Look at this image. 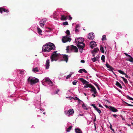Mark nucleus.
<instances>
[{"label": "nucleus", "instance_id": "a19ab883", "mask_svg": "<svg viewBox=\"0 0 133 133\" xmlns=\"http://www.w3.org/2000/svg\"><path fill=\"white\" fill-rule=\"evenodd\" d=\"M66 34H67L68 35H70V32L69 30H67L66 31Z\"/></svg>", "mask_w": 133, "mask_h": 133}, {"label": "nucleus", "instance_id": "f704fd0d", "mask_svg": "<svg viewBox=\"0 0 133 133\" xmlns=\"http://www.w3.org/2000/svg\"><path fill=\"white\" fill-rule=\"evenodd\" d=\"M95 110L97 111L100 114L101 112V110L98 109L97 108Z\"/></svg>", "mask_w": 133, "mask_h": 133}, {"label": "nucleus", "instance_id": "37998d69", "mask_svg": "<svg viewBox=\"0 0 133 133\" xmlns=\"http://www.w3.org/2000/svg\"><path fill=\"white\" fill-rule=\"evenodd\" d=\"M63 24L64 25H67L68 24V22H64L63 23Z\"/></svg>", "mask_w": 133, "mask_h": 133}, {"label": "nucleus", "instance_id": "bf43d9fd", "mask_svg": "<svg viewBox=\"0 0 133 133\" xmlns=\"http://www.w3.org/2000/svg\"><path fill=\"white\" fill-rule=\"evenodd\" d=\"M81 62L82 63H84L85 62V61L84 60H81Z\"/></svg>", "mask_w": 133, "mask_h": 133}, {"label": "nucleus", "instance_id": "9d476101", "mask_svg": "<svg viewBox=\"0 0 133 133\" xmlns=\"http://www.w3.org/2000/svg\"><path fill=\"white\" fill-rule=\"evenodd\" d=\"M3 11L4 12H6L7 13L9 12V11L7 9H5L4 8L2 7L0 8V12L1 14H2Z\"/></svg>", "mask_w": 133, "mask_h": 133}, {"label": "nucleus", "instance_id": "774afa93", "mask_svg": "<svg viewBox=\"0 0 133 133\" xmlns=\"http://www.w3.org/2000/svg\"><path fill=\"white\" fill-rule=\"evenodd\" d=\"M59 90H57V91H56V94H58V92H59Z\"/></svg>", "mask_w": 133, "mask_h": 133}, {"label": "nucleus", "instance_id": "9b49d317", "mask_svg": "<svg viewBox=\"0 0 133 133\" xmlns=\"http://www.w3.org/2000/svg\"><path fill=\"white\" fill-rule=\"evenodd\" d=\"M50 60L49 59H48L47 60L46 62V69H49V68L50 66Z\"/></svg>", "mask_w": 133, "mask_h": 133}, {"label": "nucleus", "instance_id": "8fccbe9b", "mask_svg": "<svg viewBox=\"0 0 133 133\" xmlns=\"http://www.w3.org/2000/svg\"><path fill=\"white\" fill-rule=\"evenodd\" d=\"M125 103L127 104H128V106H131V107H132V106H133V105H131V104H129L127 103H126L125 102Z\"/></svg>", "mask_w": 133, "mask_h": 133}, {"label": "nucleus", "instance_id": "473e14b6", "mask_svg": "<svg viewBox=\"0 0 133 133\" xmlns=\"http://www.w3.org/2000/svg\"><path fill=\"white\" fill-rule=\"evenodd\" d=\"M118 71L120 74H123L124 75L125 74L122 71L120 70H118Z\"/></svg>", "mask_w": 133, "mask_h": 133}, {"label": "nucleus", "instance_id": "6e6552de", "mask_svg": "<svg viewBox=\"0 0 133 133\" xmlns=\"http://www.w3.org/2000/svg\"><path fill=\"white\" fill-rule=\"evenodd\" d=\"M91 86V87H90V88H91V91L93 92L94 94H96L97 92L96 91V88H95L92 85Z\"/></svg>", "mask_w": 133, "mask_h": 133}, {"label": "nucleus", "instance_id": "bb28decb", "mask_svg": "<svg viewBox=\"0 0 133 133\" xmlns=\"http://www.w3.org/2000/svg\"><path fill=\"white\" fill-rule=\"evenodd\" d=\"M72 128V126H70L68 128H67L66 131L67 132H69L70 130Z\"/></svg>", "mask_w": 133, "mask_h": 133}, {"label": "nucleus", "instance_id": "c9c22d12", "mask_svg": "<svg viewBox=\"0 0 133 133\" xmlns=\"http://www.w3.org/2000/svg\"><path fill=\"white\" fill-rule=\"evenodd\" d=\"M92 61L93 62H95L96 61V58L95 57H94L93 58H91Z\"/></svg>", "mask_w": 133, "mask_h": 133}, {"label": "nucleus", "instance_id": "ddd939ff", "mask_svg": "<svg viewBox=\"0 0 133 133\" xmlns=\"http://www.w3.org/2000/svg\"><path fill=\"white\" fill-rule=\"evenodd\" d=\"M61 20H66L68 19V16L65 15H61Z\"/></svg>", "mask_w": 133, "mask_h": 133}, {"label": "nucleus", "instance_id": "c03bdc74", "mask_svg": "<svg viewBox=\"0 0 133 133\" xmlns=\"http://www.w3.org/2000/svg\"><path fill=\"white\" fill-rule=\"evenodd\" d=\"M91 105L93 106L94 108L95 109L97 107L95 106V105L94 104H92Z\"/></svg>", "mask_w": 133, "mask_h": 133}, {"label": "nucleus", "instance_id": "0eeeda50", "mask_svg": "<svg viewBox=\"0 0 133 133\" xmlns=\"http://www.w3.org/2000/svg\"><path fill=\"white\" fill-rule=\"evenodd\" d=\"M74 112L73 109H71L68 111H65V112L66 114H69V116L73 114Z\"/></svg>", "mask_w": 133, "mask_h": 133}, {"label": "nucleus", "instance_id": "f03ea898", "mask_svg": "<svg viewBox=\"0 0 133 133\" xmlns=\"http://www.w3.org/2000/svg\"><path fill=\"white\" fill-rule=\"evenodd\" d=\"M27 81L28 82H29L31 85H32L38 82L39 80L35 77H30L27 79Z\"/></svg>", "mask_w": 133, "mask_h": 133}, {"label": "nucleus", "instance_id": "7c9ffc66", "mask_svg": "<svg viewBox=\"0 0 133 133\" xmlns=\"http://www.w3.org/2000/svg\"><path fill=\"white\" fill-rule=\"evenodd\" d=\"M121 77L123 79V81L125 83H127L128 82L127 80L126 79H125L123 77Z\"/></svg>", "mask_w": 133, "mask_h": 133}, {"label": "nucleus", "instance_id": "393cba45", "mask_svg": "<svg viewBox=\"0 0 133 133\" xmlns=\"http://www.w3.org/2000/svg\"><path fill=\"white\" fill-rule=\"evenodd\" d=\"M92 85L91 84H88V83L87 84H86L84 87V88H87L88 87H89L90 88V87H91V86Z\"/></svg>", "mask_w": 133, "mask_h": 133}, {"label": "nucleus", "instance_id": "4c0bfd02", "mask_svg": "<svg viewBox=\"0 0 133 133\" xmlns=\"http://www.w3.org/2000/svg\"><path fill=\"white\" fill-rule=\"evenodd\" d=\"M69 49H70V46H68L66 48V50H67V52H69Z\"/></svg>", "mask_w": 133, "mask_h": 133}, {"label": "nucleus", "instance_id": "864d4df0", "mask_svg": "<svg viewBox=\"0 0 133 133\" xmlns=\"http://www.w3.org/2000/svg\"><path fill=\"white\" fill-rule=\"evenodd\" d=\"M94 84L97 87H98V84L96 83H94Z\"/></svg>", "mask_w": 133, "mask_h": 133}, {"label": "nucleus", "instance_id": "a211bd4d", "mask_svg": "<svg viewBox=\"0 0 133 133\" xmlns=\"http://www.w3.org/2000/svg\"><path fill=\"white\" fill-rule=\"evenodd\" d=\"M106 66L108 68L110 69V70L112 71L113 70H114V69L110 66L108 63H107L106 64Z\"/></svg>", "mask_w": 133, "mask_h": 133}, {"label": "nucleus", "instance_id": "680f3d73", "mask_svg": "<svg viewBox=\"0 0 133 133\" xmlns=\"http://www.w3.org/2000/svg\"><path fill=\"white\" fill-rule=\"evenodd\" d=\"M99 107H101L102 108H103V107L102 106L101 104H99Z\"/></svg>", "mask_w": 133, "mask_h": 133}, {"label": "nucleus", "instance_id": "4be33fe9", "mask_svg": "<svg viewBox=\"0 0 133 133\" xmlns=\"http://www.w3.org/2000/svg\"><path fill=\"white\" fill-rule=\"evenodd\" d=\"M99 50V49L97 48H95L92 51V53L94 52L96 53Z\"/></svg>", "mask_w": 133, "mask_h": 133}, {"label": "nucleus", "instance_id": "09e8293b", "mask_svg": "<svg viewBox=\"0 0 133 133\" xmlns=\"http://www.w3.org/2000/svg\"><path fill=\"white\" fill-rule=\"evenodd\" d=\"M124 53L125 55H126V56H127V57H130V55L128 54L127 53Z\"/></svg>", "mask_w": 133, "mask_h": 133}, {"label": "nucleus", "instance_id": "72a5a7b5", "mask_svg": "<svg viewBox=\"0 0 133 133\" xmlns=\"http://www.w3.org/2000/svg\"><path fill=\"white\" fill-rule=\"evenodd\" d=\"M127 98V99L130 100H132L133 101V98H132L131 97H130L128 95H127L126 96Z\"/></svg>", "mask_w": 133, "mask_h": 133}, {"label": "nucleus", "instance_id": "cd10ccee", "mask_svg": "<svg viewBox=\"0 0 133 133\" xmlns=\"http://www.w3.org/2000/svg\"><path fill=\"white\" fill-rule=\"evenodd\" d=\"M100 50L102 53H104V48L101 45V46H100Z\"/></svg>", "mask_w": 133, "mask_h": 133}, {"label": "nucleus", "instance_id": "13d9d810", "mask_svg": "<svg viewBox=\"0 0 133 133\" xmlns=\"http://www.w3.org/2000/svg\"><path fill=\"white\" fill-rule=\"evenodd\" d=\"M69 20H71V19H72V18L70 16H69Z\"/></svg>", "mask_w": 133, "mask_h": 133}, {"label": "nucleus", "instance_id": "052dcab7", "mask_svg": "<svg viewBox=\"0 0 133 133\" xmlns=\"http://www.w3.org/2000/svg\"><path fill=\"white\" fill-rule=\"evenodd\" d=\"M92 53L93 54L92 56H94V57L95 56V54L96 53H94V52H93V53Z\"/></svg>", "mask_w": 133, "mask_h": 133}, {"label": "nucleus", "instance_id": "5701e85b", "mask_svg": "<svg viewBox=\"0 0 133 133\" xmlns=\"http://www.w3.org/2000/svg\"><path fill=\"white\" fill-rule=\"evenodd\" d=\"M46 20H47L46 18L43 19L40 21L39 23L41 24V23H43L44 24L46 22Z\"/></svg>", "mask_w": 133, "mask_h": 133}, {"label": "nucleus", "instance_id": "c756f323", "mask_svg": "<svg viewBox=\"0 0 133 133\" xmlns=\"http://www.w3.org/2000/svg\"><path fill=\"white\" fill-rule=\"evenodd\" d=\"M83 104L82 105V107L83 109L85 110H87L88 109L87 108V107L84 104V103H83Z\"/></svg>", "mask_w": 133, "mask_h": 133}, {"label": "nucleus", "instance_id": "49530a36", "mask_svg": "<svg viewBox=\"0 0 133 133\" xmlns=\"http://www.w3.org/2000/svg\"><path fill=\"white\" fill-rule=\"evenodd\" d=\"M40 26L42 27H43V26L44 25V23H41V24L40 23Z\"/></svg>", "mask_w": 133, "mask_h": 133}, {"label": "nucleus", "instance_id": "dca6fc26", "mask_svg": "<svg viewBox=\"0 0 133 133\" xmlns=\"http://www.w3.org/2000/svg\"><path fill=\"white\" fill-rule=\"evenodd\" d=\"M63 57L64 61L67 63L68 59V55H63Z\"/></svg>", "mask_w": 133, "mask_h": 133}, {"label": "nucleus", "instance_id": "f8f14e48", "mask_svg": "<svg viewBox=\"0 0 133 133\" xmlns=\"http://www.w3.org/2000/svg\"><path fill=\"white\" fill-rule=\"evenodd\" d=\"M109 107L110 110L113 112H116L118 111V110L114 107L110 106Z\"/></svg>", "mask_w": 133, "mask_h": 133}, {"label": "nucleus", "instance_id": "423d86ee", "mask_svg": "<svg viewBox=\"0 0 133 133\" xmlns=\"http://www.w3.org/2000/svg\"><path fill=\"white\" fill-rule=\"evenodd\" d=\"M70 49L71 50H74V52H77L78 51V49L77 47L74 45H71L70 46Z\"/></svg>", "mask_w": 133, "mask_h": 133}, {"label": "nucleus", "instance_id": "7ed1b4c3", "mask_svg": "<svg viewBox=\"0 0 133 133\" xmlns=\"http://www.w3.org/2000/svg\"><path fill=\"white\" fill-rule=\"evenodd\" d=\"M57 51H54L51 55V61H57V60L58 57V54L56 53Z\"/></svg>", "mask_w": 133, "mask_h": 133}, {"label": "nucleus", "instance_id": "412c9836", "mask_svg": "<svg viewBox=\"0 0 133 133\" xmlns=\"http://www.w3.org/2000/svg\"><path fill=\"white\" fill-rule=\"evenodd\" d=\"M129 57H130L129 58H127L126 59V60L128 61L131 62L133 63V58L131 56Z\"/></svg>", "mask_w": 133, "mask_h": 133}, {"label": "nucleus", "instance_id": "de8ad7c7", "mask_svg": "<svg viewBox=\"0 0 133 133\" xmlns=\"http://www.w3.org/2000/svg\"><path fill=\"white\" fill-rule=\"evenodd\" d=\"M83 70L82 69H80L78 71V72L79 73H82Z\"/></svg>", "mask_w": 133, "mask_h": 133}, {"label": "nucleus", "instance_id": "3c124183", "mask_svg": "<svg viewBox=\"0 0 133 133\" xmlns=\"http://www.w3.org/2000/svg\"><path fill=\"white\" fill-rule=\"evenodd\" d=\"M94 126H95V130L97 132V131L96 130V124L94 122Z\"/></svg>", "mask_w": 133, "mask_h": 133}, {"label": "nucleus", "instance_id": "f3484780", "mask_svg": "<svg viewBox=\"0 0 133 133\" xmlns=\"http://www.w3.org/2000/svg\"><path fill=\"white\" fill-rule=\"evenodd\" d=\"M90 44L91 45L90 46V47L92 48V49L96 45V44L95 42L94 41H92L91 42Z\"/></svg>", "mask_w": 133, "mask_h": 133}, {"label": "nucleus", "instance_id": "2f4dec72", "mask_svg": "<svg viewBox=\"0 0 133 133\" xmlns=\"http://www.w3.org/2000/svg\"><path fill=\"white\" fill-rule=\"evenodd\" d=\"M106 39V36L105 35H103L102 36V40L103 41Z\"/></svg>", "mask_w": 133, "mask_h": 133}, {"label": "nucleus", "instance_id": "a878e982", "mask_svg": "<svg viewBox=\"0 0 133 133\" xmlns=\"http://www.w3.org/2000/svg\"><path fill=\"white\" fill-rule=\"evenodd\" d=\"M37 29L38 33L42 35V34H41V33L42 32V31L41 29L39 28L38 27L37 28Z\"/></svg>", "mask_w": 133, "mask_h": 133}, {"label": "nucleus", "instance_id": "2eb2a0df", "mask_svg": "<svg viewBox=\"0 0 133 133\" xmlns=\"http://www.w3.org/2000/svg\"><path fill=\"white\" fill-rule=\"evenodd\" d=\"M45 81L46 82L48 83L49 84H50L51 85L53 84V83L49 78H46L45 79Z\"/></svg>", "mask_w": 133, "mask_h": 133}, {"label": "nucleus", "instance_id": "a18cd8bd", "mask_svg": "<svg viewBox=\"0 0 133 133\" xmlns=\"http://www.w3.org/2000/svg\"><path fill=\"white\" fill-rule=\"evenodd\" d=\"M124 75H125V76L127 78H130V77L129 76H128L126 74H125Z\"/></svg>", "mask_w": 133, "mask_h": 133}, {"label": "nucleus", "instance_id": "39448f33", "mask_svg": "<svg viewBox=\"0 0 133 133\" xmlns=\"http://www.w3.org/2000/svg\"><path fill=\"white\" fill-rule=\"evenodd\" d=\"M71 39L70 38L68 37L67 36H66L63 37L62 41L63 43H65L68 41L69 42L71 40Z\"/></svg>", "mask_w": 133, "mask_h": 133}, {"label": "nucleus", "instance_id": "338daca9", "mask_svg": "<svg viewBox=\"0 0 133 133\" xmlns=\"http://www.w3.org/2000/svg\"><path fill=\"white\" fill-rule=\"evenodd\" d=\"M92 96H93L94 97H95V96L94 94H92Z\"/></svg>", "mask_w": 133, "mask_h": 133}, {"label": "nucleus", "instance_id": "1a4fd4ad", "mask_svg": "<svg viewBox=\"0 0 133 133\" xmlns=\"http://www.w3.org/2000/svg\"><path fill=\"white\" fill-rule=\"evenodd\" d=\"M94 34L92 33H91L88 35V38L89 39H93L94 38Z\"/></svg>", "mask_w": 133, "mask_h": 133}, {"label": "nucleus", "instance_id": "79ce46f5", "mask_svg": "<svg viewBox=\"0 0 133 133\" xmlns=\"http://www.w3.org/2000/svg\"><path fill=\"white\" fill-rule=\"evenodd\" d=\"M19 71H20V74H24V71H22L19 70Z\"/></svg>", "mask_w": 133, "mask_h": 133}, {"label": "nucleus", "instance_id": "ea45409f", "mask_svg": "<svg viewBox=\"0 0 133 133\" xmlns=\"http://www.w3.org/2000/svg\"><path fill=\"white\" fill-rule=\"evenodd\" d=\"M77 81L76 80H75L72 82V84L74 85H76L77 83Z\"/></svg>", "mask_w": 133, "mask_h": 133}, {"label": "nucleus", "instance_id": "0e129e2a", "mask_svg": "<svg viewBox=\"0 0 133 133\" xmlns=\"http://www.w3.org/2000/svg\"><path fill=\"white\" fill-rule=\"evenodd\" d=\"M105 101L107 102L108 103H110V102L108 100H106Z\"/></svg>", "mask_w": 133, "mask_h": 133}, {"label": "nucleus", "instance_id": "6ab92c4d", "mask_svg": "<svg viewBox=\"0 0 133 133\" xmlns=\"http://www.w3.org/2000/svg\"><path fill=\"white\" fill-rule=\"evenodd\" d=\"M75 131L76 133H82V130L79 128H76L75 129Z\"/></svg>", "mask_w": 133, "mask_h": 133}, {"label": "nucleus", "instance_id": "603ef678", "mask_svg": "<svg viewBox=\"0 0 133 133\" xmlns=\"http://www.w3.org/2000/svg\"><path fill=\"white\" fill-rule=\"evenodd\" d=\"M82 70H83V71L85 73H86L87 72V71L85 70V69H82Z\"/></svg>", "mask_w": 133, "mask_h": 133}, {"label": "nucleus", "instance_id": "58836bf2", "mask_svg": "<svg viewBox=\"0 0 133 133\" xmlns=\"http://www.w3.org/2000/svg\"><path fill=\"white\" fill-rule=\"evenodd\" d=\"M71 75H72L71 74H70L69 75H68L66 77V79H68V78L71 77Z\"/></svg>", "mask_w": 133, "mask_h": 133}, {"label": "nucleus", "instance_id": "5fc2aeb1", "mask_svg": "<svg viewBox=\"0 0 133 133\" xmlns=\"http://www.w3.org/2000/svg\"><path fill=\"white\" fill-rule=\"evenodd\" d=\"M77 100L78 101V102L80 103L81 102H82L83 103V102H82V101L80 100L79 99Z\"/></svg>", "mask_w": 133, "mask_h": 133}, {"label": "nucleus", "instance_id": "c85d7f7f", "mask_svg": "<svg viewBox=\"0 0 133 133\" xmlns=\"http://www.w3.org/2000/svg\"><path fill=\"white\" fill-rule=\"evenodd\" d=\"M105 56L104 55H102L101 58V59L102 61L103 62H105Z\"/></svg>", "mask_w": 133, "mask_h": 133}, {"label": "nucleus", "instance_id": "4468645a", "mask_svg": "<svg viewBox=\"0 0 133 133\" xmlns=\"http://www.w3.org/2000/svg\"><path fill=\"white\" fill-rule=\"evenodd\" d=\"M78 80L81 81L83 83V84H87L89 83V82L86 81L85 79H84L83 78H79Z\"/></svg>", "mask_w": 133, "mask_h": 133}, {"label": "nucleus", "instance_id": "e2e57ef3", "mask_svg": "<svg viewBox=\"0 0 133 133\" xmlns=\"http://www.w3.org/2000/svg\"><path fill=\"white\" fill-rule=\"evenodd\" d=\"M120 116L122 118V119L123 120H124V118H123V117H122V116L121 115H120Z\"/></svg>", "mask_w": 133, "mask_h": 133}, {"label": "nucleus", "instance_id": "6e6d98bb", "mask_svg": "<svg viewBox=\"0 0 133 133\" xmlns=\"http://www.w3.org/2000/svg\"><path fill=\"white\" fill-rule=\"evenodd\" d=\"M117 115L116 114H114L113 115V116L115 118H116V117L117 116Z\"/></svg>", "mask_w": 133, "mask_h": 133}, {"label": "nucleus", "instance_id": "aec40b11", "mask_svg": "<svg viewBox=\"0 0 133 133\" xmlns=\"http://www.w3.org/2000/svg\"><path fill=\"white\" fill-rule=\"evenodd\" d=\"M115 85L121 89H122V86L121 84L118 81H116Z\"/></svg>", "mask_w": 133, "mask_h": 133}, {"label": "nucleus", "instance_id": "e433bc0d", "mask_svg": "<svg viewBox=\"0 0 133 133\" xmlns=\"http://www.w3.org/2000/svg\"><path fill=\"white\" fill-rule=\"evenodd\" d=\"M110 129L113 132H112V133H114L115 131L114 130L112 129V125H110Z\"/></svg>", "mask_w": 133, "mask_h": 133}, {"label": "nucleus", "instance_id": "f257e3e1", "mask_svg": "<svg viewBox=\"0 0 133 133\" xmlns=\"http://www.w3.org/2000/svg\"><path fill=\"white\" fill-rule=\"evenodd\" d=\"M55 47L54 44L51 43H47L43 46L42 50L44 52H49L51 50H54Z\"/></svg>", "mask_w": 133, "mask_h": 133}, {"label": "nucleus", "instance_id": "b1692460", "mask_svg": "<svg viewBox=\"0 0 133 133\" xmlns=\"http://www.w3.org/2000/svg\"><path fill=\"white\" fill-rule=\"evenodd\" d=\"M32 71L34 72H38L39 70L38 68L37 67H36L34 68H33Z\"/></svg>", "mask_w": 133, "mask_h": 133}, {"label": "nucleus", "instance_id": "69168bd1", "mask_svg": "<svg viewBox=\"0 0 133 133\" xmlns=\"http://www.w3.org/2000/svg\"><path fill=\"white\" fill-rule=\"evenodd\" d=\"M40 110L42 111H44V110L43 109H40Z\"/></svg>", "mask_w": 133, "mask_h": 133}, {"label": "nucleus", "instance_id": "20e7f679", "mask_svg": "<svg viewBox=\"0 0 133 133\" xmlns=\"http://www.w3.org/2000/svg\"><path fill=\"white\" fill-rule=\"evenodd\" d=\"M85 45V44L82 41L81 42L78 41L77 46L79 49H81L82 50L83 48L84 47Z\"/></svg>", "mask_w": 133, "mask_h": 133}, {"label": "nucleus", "instance_id": "4d7b16f0", "mask_svg": "<svg viewBox=\"0 0 133 133\" xmlns=\"http://www.w3.org/2000/svg\"><path fill=\"white\" fill-rule=\"evenodd\" d=\"M74 99L75 100H78L79 98L77 97H75Z\"/></svg>", "mask_w": 133, "mask_h": 133}]
</instances>
